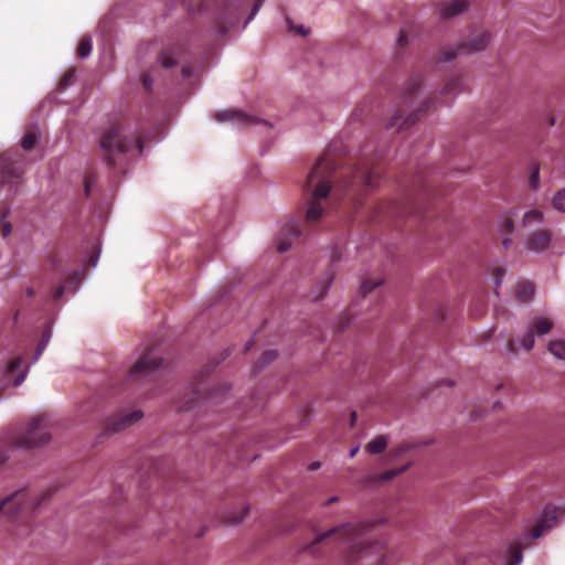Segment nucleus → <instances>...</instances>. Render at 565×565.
<instances>
[{"label":"nucleus","instance_id":"1","mask_svg":"<svg viewBox=\"0 0 565 565\" xmlns=\"http://www.w3.org/2000/svg\"><path fill=\"white\" fill-rule=\"evenodd\" d=\"M364 150L358 162L344 166L328 150L315 163L305 184V224L313 226L326 213V205L345 203L358 207L367 191L377 185L381 168Z\"/></svg>","mask_w":565,"mask_h":565},{"label":"nucleus","instance_id":"2","mask_svg":"<svg viewBox=\"0 0 565 565\" xmlns=\"http://www.w3.org/2000/svg\"><path fill=\"white\" fill-rule=\"evenodd\" d=\"M374 522H350L318 534L310 543L300 547L301 553L312 556L321 555V547L328 541H338L342 545V561L344 565H362L375 558L383 564V553L387 543L381 539H371L366 535L374 527Z\"/></svg>","mask_w":565,"mask_h":565},{"label":"nucleus","instance_id":"3","mask_svg":"<svg viewBox=\"0 0 565 565\" xmlns=\"http://www.w3.org/2000/svg\"><path fill=\"white\" fill-rule=\"evenodd\" d=\"M104 160L109 167H116L122 162L126 154L135 151L140 154L143 142L132 136L126 117L119 116L110 121L99 139Z\"/></svg>","mask_w":565,"mask_h":565},{"label":"nucleus","instance_id":"4","mask_svg":"<svg viewBox=\"0 0 565 565\" xmlns=\"http://www.w3.org/2000/svg\"><path fill=\"white\" fill-rule=\"evenodd\" d=\"M420 86L422 78L419 76L412 77L405 84L397 109L387 122L386 127L388 129L397 127L398 131L406 130L415 125L420 116L428 110L430 105L429 99L422 100L418 106L415 107Z\"/></svg>","mask_w":565,"mask_h":565},{"label":"nucleus","instance_id":"5","mask_svg":"<svg viewBox=\"0 0 565 565\" xmlns=\"http://www.w3.org/2000/svg\"><path fill=\"white\" fill-rule=\"evenodd\" d=\"M23 156L15 152H4L0 156V186L9 185L17 191V186L22 183Z\"/></svg>","mask_w":565,"mask_h":565},{"label":"nucleus","instance_id":"6","mask_svg":"<svg viewBox=\"0 0 565 565\" xmlns=\"http://www.w3.org/2000/svg\"><path fill=\"white\" fill-rule=\"evenodd\" d=\"M50 438L49 418L40 415L29 423L25 431L15 439L14 444L19 447L32 448L47 444Z\"/></svg>","mask_w":565,"mask_h":565},{"label":"nucleus","instance_id":"7","mask_svg":"<svg viewBox=\"0 0 565 565\" xmlns=\"http://www.w3.org/2000/svg\"><path fill=\"white\" fill-rule=\"evenodd\" d=\"M142 416V412L138 409L131 412L120 409L104 420L100 437H109L120 433L139 422Z\"/></svg>","mask_w":565,"mask_h":565},{"label":"nucleus","instance_id":"8","mask_svg":"<svg viewBox=\"0 0 565 565\" xmlns=\"http://www.w3.org/2000/svg\"><path fill=\"white\" fill-rule=\"evenodd\" d=\"M417 212V205L415 204L413 198L407 195L402 201H390V202H381L375 207L373 218L384 217V218H394L402 217L406 214H412Z\"/></svg>","mask_w":565,"mask_h":565},{"label":"nucleus","instance_id":"9","mask_svg":"<svg viewBox=\"0 0 565 565\" xmlns=\"http://www.w3.org/2000/svg\"><path fill=\"white\" fill-rule=\"evenodd\" d=\"M490 38L491 36L489 32L482 31L471 36L467 42L461 43L455 49L444 50L439 56V60L447 62L462 54H470L482 51L489 44Z\"/></svg>","mask_w":565,"mask_h":565},{"label":"nucleus","instance_id":"10","mask_svg":"<svg viewBox=\"0 0 565 565\" xmlns=\"http://www.w3.org/2000/svg\"><path fill=\"white\" fill-rule=\"evenodd\" d=\"M161 362V358L156 354V349L151 347L142 352L138 360L129 369L128 377L131 381L142 379L159 369Z\"/></svg>","mask_w":565,"mask_h":565},{"label":"nucleus","instance_id":"11","mask_svg":"<svg viewBox=\"0 0 565 565\" xmlns=\"http://www.w3.org/2000/svg\"><path fill=\"white\" fill-rule=\"evenodd\" d=\"M41 504V501L36 503L33 499L29 498V493L24 490L18 491L12 495L3 499L0 502V513H6L9 516H18L24 511L34 510Z\"/></svg>","mask_w":565,"mask_h":565},{"label":"nucleus","instance_id":"12","mask_svg":"<svg viewBox=\"0 0 565 565\" xmlns=\"http://www.w3.org/2000/svg\"><path fill=\"white\" fill-rule=\"evenodd\" d=\"M230 387L227 385H220L216 387H207L203 381H199L193 388L192 397L180 405V409L188 412L192 409L200 399H206L213 403H217L218 393L223 396L226 392H228Z\"/></svg>","mask_w":565,"mask_h":565},{"label":"nucleus","instance_id":"13","mask_svg":"<svg viewBox=\"0 0 565 565\" xmlns=\"http://www.w3.org/2000/svg\"><path fill=\"white\" fill-rule=\"evenodd\" d=\"M215 119L220 122L232 121L242 126H249L256 124H263L266 127L269 126L266 120H262L257 117L249 116L241 110L236 109H226L222 111H217L215 114Z\"/></svg>","mask_w":565,"mask_h":565},{"label":"nucleus","instance_id":"14","mask_svg":"<svg viewBox=\"0 0 565 565\" xmlns=\"http://www.w3.org/2000/svg\"><path fill=\"white\" fill-rule=\"evenodd\" d=\"M301 235V230L299 227V224L297 221L292 220V221H289L287 222L279 235H278V238H277V249L279 253H285L287 252L292 242L296 239V238H299Z\"/></svg>","mask_w":565,"mask_h":565},{"label":"nucleus","instance_id":"15","mask_svg":"<svg viewBox=\"0 0 565 565\" xmlns=\"http://www.w3.org/2000/svg\"><path fill=\"white\" fill-rule=\"evenodd\" d=\"M552 241V232L550 230H536L527 234L525 239L526 249L534 253H542L548 248Z\"/></svg>","mask_w":565,"mask_h":565},{"label":"nucleus","instance_id":"16","mask_svg":"<svg viewBox=\"0 0 565 565\" xmlns=\"http://www.w3.org/2000/svg\"><path fill=\"white\" fill-rule=\"evenodd\" d=\"M411 467V463H406L398 468L388 469L381 473L369 475L363 479L364 487H375L382 482L390 481L395 477L402 475Z\"/></svg>","mask_w":565,"mask_h":565},{"label":"nucleus","instance_id":"17","mask_svg":"<svg viewBox=\"0 0 565 565\" xmlns=\"http://www.w3.org/2000/svg\"><path fill=\"white\" fill-rule=\"evenodd\" d=\"M466 0H449L438 4V11L441 18L450 19L467 10Z\"/></svg>","mask_w":565,"mask_h":565},{"label":"nucleus","instance_id":"18","mask_svg":"<svg viewBox=\"0 0 565 565\" xmlns=\"http://www.w3.org/2000/svg\"><path fill=\"white\" fill-rule=\"evenodd\" d=\"M556 522V510L546 508L543 512L541 521L530 532L529 537L539 539L547 529L552 527Z\"/></svg>","mask_w":565,"mask_h":565},{"label":"nucleus","instance_id":"19","mask_svg":"<svg viewBox=\"0 0 565 565\" xmlns=\"http://www.w3.org/2000/svg\"><path fill=\"white\" fill-rule=\"evenodd\" d=\"M466 89H468V85L462 76H451L445 84L441 94L446 96L449 94H458Z\"/></svg>","mask_w":565,"mask_h":565},{"label":"nucleus","instance_id":"20","mask_svg":"<svg viewBox=\"0 0 565 565\" xmlns=\"http://www.w3.org/2000/svg\"><path fill=\"white\" fill-rule=\"evenodd\" d=\"M523 545L520 543H513L508 548L504 555V565H519L522 562Z\"/></svg>","mask_w":565,"mask_h":565},{"label":"nucleus","instance_id":"21","mask_svg":"<svg viewBox=\"0 0 565 565\" xmlns=\"http://www.w3.org/2000/svg\"><path fill=\"white\" fill-rule=\"evenodd\" d=\"M553 328V322L545 317H536L533 319L531 328L539 335L548 333Z\"/></svg>","mask_w":565,"mask_h":565},{"label":"nucleus","instance_id":"22","mask_svg":"<svg viewBox=\"0 0 565 565\" xmlns=\"http://www.w3.org/2000/svg\"><path fill=\"white\" fill-rule=\"evenodd\" d=\"M534 295V286L530 281L520 282L515 290V296L521 302L532 299Z\"/></svg>","mask_w":565,"mask_h":565},{"label":"nucleus","instance_id":"23","mask_svg":"<svg viewBox=\"0 0 565 565\" xmlns=\"http://www.w3.org/2000/svg\"><path fill=\"white\" fill-rule=\"evenodd\" d=\"M388 440L384 435L375 437L366 445V451L371 455L383 452L387 447Z\"/></svg>","mask_w":565,"mask_h":565},{"label":"nucleus","instance_id":"24","mask_svg":"<svg viewBox=\"0 0 565 565\" xmlns=\"http://www.w3.org/2000/svg\"><path fill=\"white\" fill-rule=\"evenodd\" d=\"M544 221V214L540 210H531L524 213L522 218V225L524 227L534 225V224H541Z\"/></svg>","mask_w":565,"mask_h":565},{"label":"nucleus","instance_id":"25","mask_svg":"<svg viewBox=\"0 0 565 565\" xmlns=\"http://www.w3.org/2000/svg\"><path fill=\"white\" fill-rule=\"evenodd\" d=\"M548 351L557 359L565 360V341L555 340L548 344Z\"/></svg>","mask_w":565,"mask_h":565},{"label":"nucleus","instance_id":"26","mask_svg":"<svg viewBox=\"0 0 565 565\" xmlns=\"http://www.w3.org/2000/svg\"><path fill=\"white\" fill-rule=\"evenodd\" d=\"M552 206L562 213H565V188L558 190L553 199H552Z\"/></svg>","mask_w":565,"mask_h":565},{"label":"nucleus","instance_id":"27","mask_svg":"<svg viewBox=\"0 0 565 565\" xmlns=\"http://www.w3.org/2000/svg\"><path fill=\"white\" fill-rule=\"evenodd\" d=\"M499 232L502 235H511L514 232V222L510 215H505L499 223Z\"/></svg>","mask_w":565,"mask_h":565},{"label":"nucleus","instance_id":"28","mask_svg":"<svg viewBox=\"0 0 565 565\" xmlns=\"http://www.w3.org/2000/svg\"><path fill=\"white\" fill-rule=\"evenodd\" d=\"M75 82V68L67 70L58 82V90H65Z\"/></svg>","mask_w":565,"mask_h":565},{"label":"nucleus","instance_id":"29","mask_svg":"<svg viewBox=\"0 0 565 565\" xmlns=\"http://www.w3.org/2000/svg\"><path fill=\"white\" fill-rule=\"evenodd\" d=\"M413 448V446L411 444H407V443H403V444H399L395 447H393L390 452H388V456L392 458V459H397V458H401L402 456H404L407 451H409L411 449Z\"/></svg>","mask_w":565,"mask_h":565},{"label":"nucleus","instance_id":"30","mask_svg":"<svg viewBox=\"0 0 565 565\" xmlns=\"http://www.w3.org/2000/svg\"><path fill=\"white\" fill-rule=\"evenodd\" d=\"M92 51V40L88 36L83 38L77 46V55L79 57H86Z\"/></svg>","mask_w":565,"mask_h":565},{"label":"nucleus","instance_id":"31","mask_svg":"<svg viewBox=\"0 0 565 565\" xmlns=\"http://www.w3.org/2000/svg\"><path fill=\"white\" fill-rule=\"evenodd\" d=\"M247 513H248V507L245 505L242 508V510L239 512L231 513L228 516H226L225 522L227 524H238L244 520V518L247 515Z\"/></svg>","mask_w":565,"mask_h":565},{"label":"nucleus","instance_id":"32","mask_svg":"<svg viewBox=\"0 0 565 565\" xmlns=\"http://www.w3.org/2000/svg\"><path fill=\"white\" fill-rule=\"evenodd\" d=\"M36 140H38L36 132L33 130H30L23 136L21 146L24 150H30L34 147Z\"/></svg>","mask_w":565,"mask_h":565},{"label":"nucleus","instance_id":"33","mask_svg":"<svg viewBox=\"0 0 565 565\" xmlns=\"http://www.w3.org/2000/svg\"><path fill=\"white\" fill-rule=\"evenodd\" d=\"M382 284V280H365L360 288V292L362 297H366L372 290H374L376 287H379Z\"/></svg>","mask_w":565,"mask_h":565},{"label":"nucleus","instance_id":"34","mask_svg":"<svg viewBox=\"0 0 565 565\" xmlns=\"http://www.w3.org/2000/svg\"><path fill=\"white\" fill-rule=\"evenodd\" d=\"M521 343L526 351H530L534 347V332L532 329H529V331L523 335Z\"/></svg>","mask_w":565,"mask_h":565},{"label":"nucleus","instance_id":"35","mask_svg":"<svg viewBox=\"0 0 565 565\" xmlns=\"http://www.w3.org/2000/svg\"><path fill=\"white\" fill-rule=\"evenodd\" d=\"M9 214V210H6L3 213H2V220H4L7 217V215ZM12 232V226L9 222H6V221H1L0 222V233L3 237H7L11 234Z\"/></svg>","mask_w":565,"mask_h":565},{"label":"nucleus","instance_id":"36","mask_svg":"<svg viewBox=\"0 0 565 565\" xmlns=\"http://www.w3.org/2000/svg\"><path fill=\"white\" fill-rule=\"evenodd\" d=\"M277 358V352L274 350L265 351L260 358L259 365H255V367H260L265 364L270 363Z\"/></svg>","mask_w":565,"mask_h":565},{"label":"nucleus","instance_id":"37","mask_svg":"<svg viewBox=\"0 0 565 565\" xmlns=\"http://www.w3.org/2000/svg\"><path fill=\"white\" fill-rule=\"evenodd\" d=\"M49 339H50V331H46L43 334V337H42V339H41V341H40V343H39V345L36 348L35 355H34V361H36L40 358V355L43 353V351H44V349H45V347H46V344L49 342Z\"/></svg>","mask_w":565,"mask_h":565},{"label":"nucleus","instance_id":"38","mask_svg":"<svg viewBox=\"0 0 565 565\" xmlns=\"http://www.w3.org/2000/svg\"><path fill=\"white\" fill-rule=\"evenodd\" d=\"M540 181V169L535 166L530 174L529 184L532 189H536L539 186Z\"/></svg>","mask_w":565,"mask_h":565},{"label":"nucleus","instance_id":"39","mask_svg":"<svg viewBox=\"0 0 565 565\" xmlns=\"http://www.w3.org/2000/svg\"><path fill=\"white\" fill-rule=\"evenodd\" d=\"M287 25L289 31H295L299 35L306 36L309 33V30L303 25L294 26L292 22L289 19H287Z\"/></svg>","mask_w":565,"mask_h":565},{"label":"nucleus","instance_id":"40","mask_svg":"<svg viewBox=\"0 0 565 565\" xmlns=\"http://www.w3.org/2000/svg\"><path fill=\"white\" fill-rule=\"evenodd\" d=\"M160 62L164 68L173 67L177 64V61L172 56H170L166 53H162V55L160 57Z\"/></svg>","mask_w":565,"mask_h":565},{"label":"nucleus","instance_id":"41","mask_svg":"<svg viewBox=\"0 0 565 565\" xmlns=\"http://www.w3.org/2000/svg\"><path fill=\"white\" fill-rule=\"evenodd\" d=\"M504 273H505V269L503 267L497 266L493 268L492 274L494 276V282H495L497 287L500 286Z\"/></svg>","mask_w":565,"mask_h":565},{"label":"nucleus","instance_id":"42","mask_svg":"<svg viewBox=\"0 0 565 565\" xmlns=\"http://www.w3.org/2000/svg\"><path fill=\"white\" fill-rule=\"evenodd\" d=\"M141 84L143 86V88L147 90V92H151L152 89V84H153V79L151 78V76L149 74H142L141 76Z\"/></svg>","mask_w":565,"mask_h":565},{"label":"nucleus","instance_id":"43","mask_svg":"<svg viewBox=\"0 0 565 565\" xmlns=\"http://www.w3.org/2000/svg\"><path fill=\"white\" fill-rule=\"evenodd\" d=\"M22 362H23L22 358H17V359L12 360L8 366L9 372L14 373L17 370L20 369V366L22 365Z\"/></svg>","mask_w":565,"mask_h":565},{"label":"nucleus","instance_id":"44","mask_svg":"<svg viewBox=\"0 0 565 565\" xmlns=\"http://www.w3.org/2000/svg\"><path fill=\"white\" fill-rule=\"evenodd\" d=\"M263 1L264 0H255L248 21H250L256 15L259 8L262 7Z\"/></svg>","mask_w":565,"mask_h":565},{"label":"nucleus","instance_id":"45","mask_svg":"<svg viewBox=\"0 0 565 565\" xmlns=\"http://www.w3.org/2000/svg\"><path fill=\"white\" fill-rule=\"evenodd\" d=\"M64 289H65V287H64L63 285H61V286H58V287L54 290V292H53V298H54V300H60V299L63 297V295H64Z\"/></svg>","mask_w":565,"mask_h":565},{"label":"nucleus","instance_id":"46","mask_svg":"<svg viewBox=\"0 0 565 565\" xmlns=\"http://www.w3.org/2000/svg\"><path fill=\"white\" fill-rule=\"evenodd\" d=\"M397 42H398V44H399L401 46L406 45V43H407V36H406V34H405L403 31L401 32V34H399V36H398Z\"/></svg>","mask_w":565,"mask_h":565},{"label":"nucleus","instance_id":"47","mask_svg":"<svg viewBox=\"0 0 565 565\" xmlns=\"http://www.w3.org/2000/svg\"><path fill=\"white\" fill-rule=\"evenodd\" d=\"M320 467H321L320 461H313V462H311V463L309 465L308 469H309L310 471H316V470H318Z\"/></svg>","mask_w":565,"mask_h":565},{"label":"nucleus","instance_id":"48","mask_svg":"<svg viewBox=\"0 0 565 565\" xmlns=\"http://www.w3.org/2000/svg\"><path fill=\"white\" fill-rule=\"evenodd\" d=\"M512 244V239L510 237H504L502 239V246L504 249H508Z\"/></svg>","mask_w":565,"mask_h":565},{"label":"nucleus","instance_id":"49","mask_svg":"<svg viewBox=\"0 0 565 565\" xmlns=\"http://www.w3.org/2000/svg\"><path fill=\"white\" fill-rule=\"evenodd\" d=\"M25 379V372L21 373L14 381V386H19Z\"/></svg>","mask_w":565,"mask_h":565},{"label":"nucleus","instance_id":"50","mask_svg":"<svg viewBox=\"0 0 565 565\" xmlns=\"http://www.w3.org/2000/svg\"><path fill=\"white\" fill-rule=\"evenodd\" d=\"M331 282H332V277H329V278H328V281H327V284H326V286H324V288H323L322 294H320V295L317 297V299H320V298L322 297V295L327 291V289L329 288V286L331 285Z\"/></svg>","mask_w":565,"mask_h":565},{"label":"nucleus","instance_id":"51","mask_svg":"<svg viewBox=\"0 0 565 565\" xmlns=\"http://www.w3.org/2000/svg\"><path fill=\"white\" fill-rule=\"evenodd\" d=\"M192 74L191 70L189 67H183L182 68V75L183 77H190Z\"/></svg>","mask_w":565,"mask_h":565},{"label":"nucleus","instance_id":"52","mask_svg":"<svg viewBox=\"0 0 565 565\" xmlns=\"http://www.w3.org/2000/svg\"><path fill=\"white\" fill-rule=\"evenodd\" d=\"M89 191H90V183H89V179L86 178L85 179V193H86V195L89 194Z\"/></svg>","mask_w":565,"mask_h":565},{"label":"nucleus","instance_id":"53","mask_svg":"<svg viewBox=\"0 0 565 565\" xmlns=\"http://www.w3.org/2000/svg\"><path fill=\"white\" fill-rule=\"evenodd\" d=\"M98 255H93L89 258V265L95 266L97 262Z\"/></svg>","mask_w":565,"mask_h":565},{"label":"nucleus","instance_id":"54","mask_svg":"<svg viewBox=\"0 0 565 565\" xmlns=\"http://www.w3.org/2000/svg\"><path fill=\"white\" fill-rule=\"evenodd\" d=\"M255 341L254 340H250L246 343V347H245V351L244 352H247L250 350V348L254 345Z\"/></svg>","mask_w":565,"mask_h":565},{"label":"nucleus","instance_id":"55","mask_svg":"<svg viewBox=\"0 0 565 565\" xmlns=\"http://www.w3.org/2000/svg\"><path fill=\"white\" fill-rule=\"evenodd\" d=\"M355 420H356V413H355V412H352V413H351V420H350V422H351V426H353V425H354Z\"/></svg>","mask_w":565,"mask_h":565},{"label":"nucleus","instance_id":"56","mask_svg":"<svg viewBox=\"0 0 565 565\" xmlns=\"http://www.w3.org/2000/svg\"><path fill=\"white\" fill-rule=\"evenodd\" d=\"M508 347H509V350H510L511 352H514V351H515L514 342H513L512 340H511V341H509Z\"/></svg>","mask_w":565,"mask_h":565},{"label":"nucleus","instance_id":"57","mask_svg":"<svg viewBox=\"0 0 565 565\" xmlns=\"http://www.w3.org/2000/svg\"><path fill=\"white\" fill-rule=\"evenodd\" d=\"M358 451H359V447L351 449L350 457L353 458L358 454Z\"/></svg>","mask_w":565,"mask_h":565},{"label":"nucleus","instance_id":"58","mask_svg":"<svg viewBox=\"0 0 565 565\" xmlns=\"http://www.w3.org/2000/svg\"><path fill=\"white\" fill-rule=\"evenodd\" d=\"M7 460V456L0 451V465H2Z\"/></svg>","mask_w":565,"mask_h":565},{"label":"nucleus","instance_id":"59","mask_svg":"<svg viewBox=\"0 0 565 565\" xmlns=\"http://www.w3.org/2000/svg\"><path fill=\"white\" fill-rule=\"evenodd\" d=\"M337 501H338V497H332V498H330V499L328 500V502H327V503H328V504H332V503H334V502H337Z\"/></svg>","mask_w":565,"mask_h":565},{"label":"nucleus","instance_id":"60","mask_svg":"<svg viewBox=\"0 0 565 565\" xmlns=\"http://www.w3.org/2000/svg\"><path fill=\"white\" fill-rule=\"evenodd\" d=\"M26 294H28L29 297H31V296H33L34 291H33V289L29 288L26 290Z\"/></svg>","mask_w":565,"mask_h":565},{"label":"nucleus","instance_id":"61","mask_svg":"<svg viewBox=\"0 0 565 565\" xmlns=\"http://www.w3.org/2000/svg\"><path fill=\"white\" fill-rule=\"evenodd\" d=\"M339 258H340V257H339L337 254H333V255H332V262H338V260H339Z\"/></svg>","mask_w":565,"mask_h":565},{"label":"nucleus","instance_id":"62","mask_svg":"<svg viewBox=\"0 0 565 565\" xmlns=\"http://www.w3.org/2000/svg\"><path fill=\"white\" fill-rule=\"evenodd\" d=\"M548 124H550L551 126H554V124H555V119H554V118L548 119Z\"/></svg>","mask_w":565,"mask_h":565},{"label":"nucleus","instance_id":"63","mask_svg":"<svg viewBox=\"0 0 565 565\" xmlns=\"http://www.w3.org/2000/svg\"><path fill=\"white\" fill-rule=\"evenodd\" d=\"M49 497H50V494H45V495L42 498V501L46 500Z\"/></svg>","mask_w":565,"mask_h":565},{"label":"nucleus","instance_id":"64","mask_svg":"<svg viewBox=\"0 0 565 565\" xmlns=\"http://www.w3.org/2000/svg\"><path fill=\"white\" fill-rule=\"evenodd\" d=\"M469 563H470V561H469V559H466L465 565H470Z\"/></svg>","mask_w":565,"mask_h":565}]
</instances>
